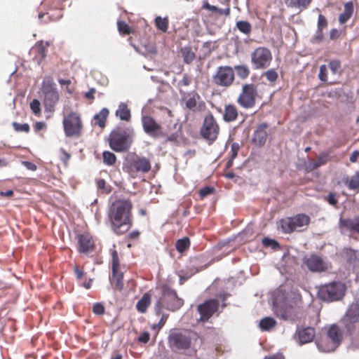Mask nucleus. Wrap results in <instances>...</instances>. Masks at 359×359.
<instances>
[{
  "instance_id": "nucleus-1",
  "label": "nucleus",
  "mask_w": 359,
  "mask_h": 359,
  "mask_svg": "<svg viewBox=\"0 0 359 359\" xmlns=\"http://www.w3.org/2000/svg\"><path fill=\"white\" fill-rule=\"evenodd\" d=\"M299 300L297 293L278 289L273 294V311L277 316L286 320H293L297 314L296 306Z\"/></svg>"
},
{
  "instance_id": "nucleus-35",
  "label": "nucleus",
  "mask_w": 359,
  "mask_h": 359,
  "mask_svg": "<svg viewBox=\"0 0 359 359\" xmlns=\"http://www.w3.org/2000/svg\"><path fill=\"white\" fill-rule=\"evenodd\" d=\"M237 75L241 79H245L250 74V69L246 65H237L235 67Z\"/></svg>"
},
{
  "instance_id": "nucleus-16",
  "label": "nucleus",
  "mask_w": 359,
  "mask_h": 359,
  "mask_svg": "<svg viewBox=\"0 0 359 359\" xmlns=\"http://www.w3.org/2000/svg\"><path fill=\"white\" fill-rule=\"evenodd\" d=\"M359 321V304H352L346 311L342 319V322L345 327L348 330H351L353 325Z\"/></svg>"
},
{
  "instance_id": "nucleus-30",
  "label": "nucleus",
  "mask_w": 359,
  "mask_h": 359,
  "mask_svg": "<svg viewBox=\"0 0 359 359\" xmlns=\"http://www.w3.org/2000/svg\"><path fill=\"white\" fill-rule=\"evenodd\" d=\"M329 160V154L323 152L320 154L317 161L314 162H310L308 165V168L310 170H314L324 164H325Z\"/></svg>"
},
{
  "instance_id": "nucleus-46",
  "label": "nucleus",
  "mask_w": 359,
  "mask_h": 359,
  "mask_svg": "<svg viewBox=\"0 0 359 359\" xmlns=\"http://www.w3.org/2000/svg\"><path fill=\"white\" fill-rule=\"evenodd\" d=\"M93 311L95 314L102 315L104 313V307L100 303H96L93 306Z\"/></svg>"
},
{
  "instance_id": "nucleus-15",
  "label": "nucleus",
  "mask_w": 359,
  "mask_h": 359,
  "mask_svg": "<svg viewBox=\"0 0 359 359\" xmlns=\"http://www.w3.org/2000/svg\"><path fill=\"white\" fill-rule=\"evenodd\" d=\"M218 305V301L216 299H210L198 305V311L201 315L200 320H208L217 310Z\"/></svg>"
},
{
  "instance_id": "nucleus-43",
  "label": "nucleus",
  "mask_w": 359,
  "mask_h": 359,
  "mask_svg": "<svg viewBox=\"0 0 359 359\" xmlns=\"http://www.w3.org/2000/svg\"><path fill=\"white\" fill-rule=\"evenodd\" d=\"M348 185L351 189H355L359 187V171L351 177Z\"/></svg>"
},
{
  "instance_id": "nucleus-45",
  "label": "nucleus",
  "mask_w": 359,
  "mask_h": 359,
  "mask_svg": "<svg viewBox=\"0 0 359 359\" xmlns=\"http://www.w3.org/2000/svg\"><path fill=\"white\" fill-rule=\"evenodd\" d=\"M264 76L267 79L268 81L271 82H273L277 79L278 74L277 72L273 69H269L264 72Z\"/></svg>"
},
{
  "instance_id": "nucleus-13",
  "label": "nucleus",
  "mask_w": 359,
  "mask_h": 359,
  "mask_svg": "<svg viewBox=\"0 0 359 359\" xmlns=\"http://www.w3.org/2000/svg\"><path fill=\"white\" fill-rule=\"evenodd\" d=\"M44 100L43 104L45 110L48 112H53L55 104L59 100V95L55 88L52 85L43 86Z\"/></svg>"
},
{
  "instance_id": "nucleus-9",
  "label": "nucleus",
  "mask_w": 359,
  "mask_h": 359,
  "mask_svg": "<svg viewBox=\"0 0 359 359\" xmlns=\"http://www.w3.org/2000/svg\"><path fill=\"white\" fill-rule=\"evenodd\" d=\"M219 126L212 114L205 117L203 125L201 130V135L210 141H214L219 134Z\"/></svg>"
},
{
  "instance_id": "nucleus-22",
  "label": "nucleus",
  "mask_w": 359,
  "mask_h": 359,
  "mask_svg": "<svg viewBox=\"0 0 359 359\" xmlns=\"http://www.w3.org/2000/svg\"><path fill=\"white\" fill-rule=\"evenodd\" d=\"M315 337V331L312 327H306L298 331V337L300 344L312 341Z\"/></svg>"
},
{
  "instance_id": "nucleus-53",
  "label": "nucleus",
  "mask_w": 359,
  "mask_h": 359,
  "mask_svg": "<svg viewBox=\"0 0 359 359\" xmlns=\"http://www.w3.org/2000/svg\"><path fill=\"white\" fill-rule=\"evenodd\" d=\"M213 192V189L206 187L200 190L199 194L202 198L207 196L208 195L212 194Z\"/></svg>"
},
{
  "instance_id": "nucleus-48",
  "label": "nucleus",
  "mask_w": 359,
  "mask_h": 359,
  "mask_svg": "<svg viewBox=\"0 0 359 359\" xmlns=\"http://www.w3.org/2000/svg\"><path fill=\"white\" fill-rule=\"evenodd\" d=\"M118 29L120 32L129 34L130 32L129 26L124 22H118Z\"/></svg>"
},
{
  "instance_id": "nucleus-42",
  "label": "nucleus",
  "mask_w": 359,
  "mask_h": 359,
  "mask_svg": "<svg viewBox=\"0 0 359 359\" xmlns=\"http://www.w3.org/2000/svg\"><path fill=\"white\" fill-rule=\"evenodd\" d=\"M103 161L108 165H113L116 161V156L110 151H104Z\"/></svg>"
},
{
  "instance_id": "nucleus-25",
  "label": "nucleus",
  "mask_w": 359,
  "mask_h": 359,
  "mask_svg": "<svg viewBox=\"0 0 359 359\" xmlns=\"http://www.w3.org/2000/svg\"><path fill=\"white\" fill-rule=\"evenodd\" d=\"M277 226L278 229H280L283 233H290L295 231L291 217H287L280 219L277 223Z\"/></svg>"
},
{
  "instance_id": "nucleus-12",
  "label": "nucleus",
  "mask_w": 359,
  "mask_h": 359,
  "mask_svg": "<svg viewBox=\"0 0 359 359\" xmlns=\"http://www.w3.org/2000/svg\"><path fill=\"white\" fill-rule=\"evenodd\" d=\"M213 79L217 85L229 86L234 80L233 70L228 66L219 67Z\"/></svg>"
},
{
  "instance_id": "nucleus-3",
  "label": "nucleus",
  "mask_w": 359,
  "mask_h": 359,
  "mask_svg": "<svg viewBox=\"0 0 359 359\" xmlns=\"http://www.w3.org/2000/svg\"><path fill=\"white\" fill-rule=\"evenodd\" d=\"M161 291V297L157 300L154 305V311L157 315L161 313L163 308L171 311H175L182 307L184 301L178 297L175 290L167 286H163Z\"/></svg>"
},
{
  "instance_id": "nucleus-23",
  "label": "nucleus",
  "mask_w": 359,
  "mask_h": 359,
  "mask_svg": "<svg viewBox=\"0 0 359 359\" xmlns=\"http://www.w3.org/2000/svg\"><path fill=\"white\" fill-rule=\"evenodd\" d=\"M291 219L295 230L307 226L310 222L309 217L304 214L297 215L296 216L291 217Z\"/></svg>"
},
{
  "instance_id": "nucleus-55",
  "label": "nucleus",
  "mask_w": 359,
  "mask_h": 359,
  "mask_svg": "<svg viewBox=\"0 0 359 359\" xmlns=\"http://www.w3.org/2000/svg\"><path fill=\"white\" fill-rule=\"evenodd\" d=\"M186 106L189 109H193L196 106V101L194 96L187 100Z\"/></svg>"
},
{
  "instance_id": "nucleus-18",
  "label": "nucleus",
  "mask_w": 359,
  "mask_h": 359,
  "mask_svg": "<svg viewBox=\"0 0 359 359\" xmlns=\"http://www.w3.org/2000/svg\"><path fill=\"white\" fill-rule=\"evenodd\" d=\"M130 168L136 172H147L151 169V163L145 157H137L130 162Z\"/></svg>"
},
{
  "instance_id": "nucleus-47",
  "label": "nucleus",
  "mask_w": 359,
  "mask_h": 359,
  "mask_svg": "<svg viewBox=\"0 0 359 359\" xmlns=\"http://www.w3.org/2000/svg\"><path fill=\"white\" fill-rule=\"evenodd\" d=\"M262 243L265 246L271 247L273 249H275L278 247V243L276 241L268 238H264L262 240Z\"/></svg>"
},
{
  "instance_id": "nucleus-32",
  "label": "nucleus",
  "mask_w": 359,
  "mask_h": 359,
  "mask_svg": "<svg viewBox=\"0 0 359 359\" xmlns=\"http://www.w3.org/2000/svg\"><path fill=\"white\" fill-rule=\"evenodd\" d=\"M276 325V320L271 317H265L259 321V327L263 331H269Z\"/></svg>"
},
{
  "instance_id": "nucleus-14",
  "label": "nucleus",
  "mask_w": 359,
  "mask_h": 359,
  "mask_svg": "<svg viewBox=\"0 0 359 359\" xmlns=\"http://www.w3.org/2000/svg\"><path fill=\"white\" fill-rule=\"evenodd\" d=\"M111 148L115 151H123L128 149L130 146L128 137L120 133H112L110 135Z\"/></svg>"
},
{
  "instance_id": "nucleus-64",
  "label": "nucleus",
  "mask_w": 359,
  "mask_h": 359,
  "mask_svg": "<svg viewBox=\"0 0 359 359\" xmlns=\"http://www.w3.org/2000/svg\"><path fill=\"white\" fill-rule=\"evenodd\" d=\"M265 359H285L284 357L280 354L273 355L268 358Z\"/></svg>"
},
{
  "instance_id": "nucleus-20",
  "label": "nucleus",
  "mask_w": 359,
  "mask_h": 359,
  "mask_svg": "<svg viewBox=\"0 0 359 359\" xmlns=\"http://www.w3.org/2000/svg\"><path fill=\"white\" fill-rule=\"evenodd\" d=\"M78 243L79 251L81 252H88L93 249L94 242L91 236L88 233L79 235L78 236Z\"/></svg>"
},
{
  "instance_id": "nucleus-4",
  "label": "nucleus",
  "mask_w": 359,
  "mask_h": 359,
  "mask_svg": "<svg viewBox=\"0 0 359 359\" xmlns=\"http://www.w3.org/2000/svg\"><path fill=\"white\" fill-rule=\"evenodd\" d=\"M198 337L196 333L187 332H172L168 338L169 347L175 352L184 351L192 345L195 346Z\"/></svg>"
},
{
  "instance_id": "nucleus-5",
  "label": "nucleus",
  "mask_w": 359,
  "mask_h": 359,
  "mask_svg": "<svg viewBox=\"0 0 359 359\" xmlns=\"http://www.w3.org/2000/svg\"><path fill=\"white\" fill-rule=\"evenodd\" d=\"M341 330L337 325H333L327 332L326 339L318 343V348L324 352L334 351L341 342Z\"/></svg>"
},
{
  "instance_id": "nucleus-56",
  "label": "nucleus",
  "mask_w": 359,
  "mask_h": 359,
  "mask_svg": "<svg viewBox=\"0 0 359 359\" xmlns=\"http://www.w3.org/2000/svg\"><path fill=\"white\" fill-rule=\"evenodd\" d=\"M166 319H167V316L163 315L161 320H159L158 323L157 325H154L153 326V328H154V329L156 327H158V329L161 328L164 325V324L166 321Z\"/></svg>"
},
{
  "instance_id": "nucleus-27",
  "label": "nucleus",
  "mask_w": 359,
  "mask_h": 359,
  "mask_svg": "<svg viewBox=\"0 0 359 359\" xmlns=\"http://www.w3.org/2000/svg\"><path fill=\"white\" fill-rule=\"evenodd\" d=\"M116 116L123 121H128L130 119V111L126 103L121 102L116 111Z\"/></svg>"
},
{
  "instance_id": "nucleus-39",
  "label": "nucleus",
  "mask_w": 359,
  "mask_h": 359,
  "mask_svg": "<svg viewBox=\"0 0 359 359\" xmlns=\"http://www.w3.org/2000/svg\"><path fill=\"white\" fill-rule=\"evenodd\" d=\"M341 223H344L352 230L359 233V217L353 220L341 221Z\"/></svg>"
},
{
  "instance_id": "nucleus-54",
  "label": "nucleus",
  "mask_w": 359,
  "mask_h": 359,
  "mask_svg": "<svg viewBox=\"0 0 359 359\" xmlns=\"http://www.w3.org/2000/svg\"><path fill=\"white\" fill-rule=\"evenodd\" d=\"M149 338H150L149 333L147 332H144L139 336L138 340H139V341L142 342V343H147L149 340Z\"/></svg>"
},
{
  "instance_id": "nucleus-28",
  "label": "nucleus",
  "mask_w": 359,
  "mask_h": 359,
  "mask_svg": "<svg viewBox=\"0 0 359 359\" xmlns=\"http://www.w3.org/2000/svg\"><path fill=\"white\" fill-rule=\"evenodd\" d=\"M151 304V295L149 293H145L142 298L137 302L136 308L137 311L142 313L147 311V307Z\"/></svg>"
},
{
  "instance_id": "nucleus-17",
  "label": "nucleus",
  "mask_w": 359,
  "mask_h": 359,
  "mask_svg": "<svg viewBox=\"0 0 359 359\" xmlns=\"http://www.w3.org/2000/svg\"><path fill=\"white\" fill-rule=\"evenodd\" d=\"M305 264L311 271L321 272L327 269V266L323 260L316 255H311L306 259Z\"/></svg>"
},
{
  "instance_id": "nucleus-57",
  "label": "nucleus",
  "mask_w": 359,
  "mask_h": 359,
  "mask_svg": "<svg viewBox=\"0 0 359 359\" xmlns=\"http://www.w3.org/2000/svg\"><path fill=\"white\" fill-rule=\"evenodd\" d=\"M24 166H25L29 170H36V165L31 162L24 161Z\"/></svg>"
},
{
  "instance_id": "nucleus-44",
  "label": "nucleus",
  "mask_w": 359,
  "mask_h": 359,
  "mask_svg": "<svg viewBox=\"0 0 359 359\" xmlns=\"http://www.w3.org/2000/svg\"><path fill=\"white\" fill-rule=\"evenodd\" d=\"M318 77L322 81H327V67L326 65H323L320 67Z\"/></svg>"
},
{
  "instance_id": "nucleus-6",
  "label": "nucleus",
  "mask_w": 359,
  "mask_h": 359,
  "mask_svg": "<svg viewBox=\"0 0 359 359\" xmlns=\"http://www.w3.org/2000/svg\"><path fill=\"white\" fill-rule=\"evenodd\" d=\"M345 285L339 282H334L326 285L320 290L321 298L326 301L341 299L345 294Z\"/></svg>"
},
{
  "instance_id": "nucleus-29",
  "label": "nucleus",
  "mask_w": 359,
  "mask_h": 359,
  "mask_svg": "<svg viewBox=\"0 0 359 359\" xmlns=\"http://www.w3.org/2000/svg\"><path fill=\"white\" fill-rule=\"evenodd\" d=\"M353 12V5L352 2H347L344 5V11L340 14L339 21L341 24H344L352 15Z\"/></svg>"
},
{
  "instance_id": "nucleus-59",
  "label": "nucleus",
  "mask_w": 359,
  "mask_h": 359,
  "mask_svg": "<svg viewBox=\"0 0 359 359\" xmlns=\"http://www.w3.org/2000/svg\"><path fill=\"white\" fill-rule=\"evenodd\" d=\"M95 93V88H91L89 90V91H88L86 95H85V97L87 98V99H89V100H93L94 99V94Z\"/></svg>"
},
{
  "instance_id": "nucleus-37",
  "label": "nucleus",
  "mask_w": 359,
  "mask_h": 359,
  "mask_svg": "<svg viewBox=\"0 0 359 359\" xmlns=\"http://www.w3.org/2000/svg\"><path fill=\"white\" fill-rule=\"evenodd\" d=\"M156 27L162 32H166L168 29V20L167 18H162L158 16L155 20Z\"/></svg>"
},
{
  "instance_id": "nucleus-36",
  "label": "nucleus",
  "mask_w": 359,
  "mask_h": 359,
  "mask_svg": "<svg viewBox=\"0 0 359 359\" xmlns=\"http://www.w3.org/2000/svg\"><path fill=\"white\" fill-rule=\"evenodd\" d=\"M190 242L188 238H184L182 239H180L176 243V248L177 250L182 252L186 250L189 246Z\"/></svg>"
},
{
  "instance_id": "nucleus-40",
  "label": "nucleus",
  "mask_w": 359,
  "mask_h": 359,
  "mask_svg": "<svg viewBox=\"0 0 359 359\" xmlns=\"http://www.w3.org/2000/svg\"><path fill=\"white\" fill-rule=\"evenodd\" d=\"M329 68L333 75H338L341 73V64L339 61L333 60L331 61L329 65Z\"/></svg>"
},
{
  "instance_id": "nucleus-51",
  "label": "nucleus",
  "mask_w": 359,
  "mask_h": 359,
  "mask_svg": "<svg viewBox=\"0 0 359 359\" xmlns=\"http://www.w3.org/2000/svg\"><path fill=\"white\" fill-rule=\"evenodd\" d=\"M203 7V8H205L206 10H208L212 12L217 13L218 14L222 13V9L218 8L217 7H216L215 6H212V5L209 4L208 2H205Z\"/></svg>"
},
{
  "instance_id": "nucleus-49",
  "label": "nucleus",
  "mask_w": 359,
  "mask_h": 359,
  "mask_svg": "<svg viewBox=\"0 0 359 359\" xmlns=\"http://www.w3.org/2000/svg\"><path fill=\"white\" fill-rule=\"evenodd\" d=\"M30 108L34 114H38L41 111L40 102L37 100H34L30 103Z\"/></svg>"
},
{
  "instance_id": "nucleus-50",
  "label": "nucleus",
  "mask_w": 359,
  "mask_h": 359,
  "mask_svg": "<svg viewBox=\"0 0 359 359\" xmlns=\"http://www.w3.org/2000/svg\"><path fill=\"white\" fill-rule=\"evenodd\" d=\"M327 25V20L323 15H319L318 21V31L321 32L322 29L326 27Z\"/></svg>"
},
{
  "instance_id": "nucleus-62",
  "label": "nucleus",
  "mask_w": 359,
  "mask_h": 359,
  "mask_svg": "<svg viewBox=\"0 0 359 359\" xmlns=\"http://www.w3.org/2000/svg\"><path fill=\"white\" fill-rule=\"evenodd\" d=\"M358 156H359V151H355L350 156V161L351 162H355Z\"/></svg>"
},
{
  "instance_id": "nucleus-2",
  "label": "nucleus",
  "mask_w": 359,
  "mask_h": 359,
  "mask_svg": "<svg viewBox=\"0 0 359 359\" xmlns=\"http://www.w3.org/2000/svg\"><path fill=\"white\" fill-rule=\"evenodd\" d=\"M131 208V203L128 200H118L112 204L109 218L113 229L117 234H122L129 229Z\"/></svg>"
},
{
  "instance_id": "nucleus-10",
  "label": "nucleus",
  "mask_w": 359,
  "mask_h": 359,
  "mask_svg": "<svg viewBox=\"0 0 359 359\" xmlns=\"http://www.w3.org/2000/svg\"><path fill=\"white\" fill-rule=\"evenodd\" d=\"M144 131L154 138L165 137L162 127L151 116L144 115L142 117Z\"/></svg>"
},
{
  "instance_id": "nucleus-38",
  "label": "nucleus",
  "mask_w": 359,
  "mask_h": 359,
  "mask_svg": "<svg viewBox=\"0 0 359 359\" xmlns=\"http://www.w3.org/2000/svg\"><path fill=\"white\" fill-rule=\"evenodd\" d=\"M238 29L244 34H249L251 31V25L247 21H239L236 23Z\"/></svg>"
},
{
  "instance_id": "nucleus-11",
  "label": "nucleus",
  "mask_w": 359,
  "mask_h": 359,
  "mask_svg": "<svg viewBox=\"0 0 359 359\" xmlns=\"http://www.w3.org/2000/svg\"><path fill=\"white\" fill-rule=\"evenodd\" d=\"M256 88L252 84H245L238 97V103L245 108H250L255 105Z\"/></svg>"
},
{
  "instance_id": "nucleus-19",
  "label": "nucleus",
  "mask_w": 359,
  "mask_h": 359,
  "mask_svg": "<svg viewBox=\"0 0 359 359\" xmlns=\"http://www.w3.org/2000/svg\"><path fill=\"white\" fill-rule=\"evenodd\" d=\"M48 42L40 41L33 46L30 50L31 55H34V58L39 63L46 56V48L49 46Z\"/></svg>"
},
{
  "instance_id": "nucleus-52",
  "label": "nucleus",
  "mask_w": 359,
  "mask_h": 359,
  "mask_svg": "<svg viewBox=\"0 0 359 359\" xmlns=\"http://www.w3.org/2000/svg\"><path fill=\"white\" fill-rule=\"evenodd\" d=\"M238 150V145L236 144H233L232 146H231V159L228 162V165H231L233 159L235 158L236 156H237Z\"/></svg>"
},
{
  "instance_id": "nucleus-24",
  "label": "nucleus",
  "mask_w": 359,
  "mask_h": 359,
  "mask_svg": "<svg viewBox=\"0 0 359 359\" xmlns=\"http://www.w3.org/2000/svg\"><path fill=\"white\" fill-rule=\"evenodd\" d=\"M311 0H285L288 7L294 8L295 11L300 12L310 4Z\"/></svg>"
},
{
  "instance_id": "nucleus-7",
  "label": "nucleus",
  "mask_w": 359,
  "mask_h": 359,
  "mask_svg": "<svg viewBox=\"0 0 359 359\" xmlns=\"http://www.w3.org/2000/svg\"><path fill=\"white\" fill-rule=\"evenodd\" d=\"M272 60L271 51L264 47L256 48L251 54V62L254 69H266Z\"/></svg>"
},
{
  "instance_id": "nucleus-21",
  "label": "nucleus",
  "mask_w": 359,
  "mask_h": 359,
  "mask_svg": "<svg viewBox=\"0 0 359 359\" xmlns=\"http://www.w3.org/2000/svg\"><path fill=\"white\" fill-rule=\"evenodd\" d=\"M266 128L267 125L266 123H262L255 131L252 140L257 145L262 146L266 142L267 137Z\"/></svg>"
},
{
  "instance_id": "nucleus-8",
  "label": "nucleus",
  "mask_w": 359,
  "mask_h": 359,
  "mask_svg": "<svg viewBox=\"0 0 359 359\" xmlns=\"http://www.w3.org/2000/svg\"><path fill=\"white\" fill-rule=\"evenodd\" d=\"M64 130L67 136H79L82 129V123L79 115L71 112L63 118Z\"/></svg>"
},
{
  "instance_id": "nucleus-61",
  "label": "nucleus",
  "mask_w": 359,
  "mask_h": 359,
  "mask_svg": "<svg viewBox=\"0 0 359 359\" xmlns=\"http://www.w3.org/2000/svg\"><path fill=\"white\" fill-rule=\"evenodd\" d=\"M13 191L12 190H7L6 191H0V196L1 197H4V196L10 197L13 195Z\"/></svg>"
},
{
  "instance_id": "nucleus-60",
  "label": "nucleus",
  "mask_w": 359,
  "mask_h": 359,
  "mask_svg": "<svg viewBox=\"0 0 359 359\" xmlns=\"http://www.w3.org/2000/svg\"><path fill=\"white\" fill-rule=\"evenodd\" d=\"M74 272H75V274H76V276L77 278V279H81L83 276V271H81V269H79V267L76 266L74 268Z\"/></svg>"
},
{
  "instance_id": "nucleus-34",
  "label": "nucleus",
  "mask_w": 359,
  "mask_h": 359,
  "mask_svg": "<svg viewBox=\"0 0 359 359\" xmlns=\"http://www.w3.org/2000/svg\"><path fill=\"white\" fill-rule=\"evenodd\" d=\"M122 279L123 273L120 271H118V273H116V275L112 273L111 282L115 283V287L118 290H121L123 287Z\"/></svg>"
},
{
  "instance_id": "nucleus-33",
  "label": "nucleus",
  "mask_w": 359,
  "mask_h": 359,
  "mask_svg": "<svg viewBox=\"0 0 359 359\" xmlns=\"http://www.w3.org/2000/svg\"><path fill=\"white\" fill-rule=\"evenodd\" d=\"M181 52H182V57H183L184 61L186 63L189 64V63L191 62L194 60V59L195 57V55L191 51L190 48H189V47L182 48V50H181Z\"/></svg>"
},
{
  "instance_id": "nucleus-63",
  "label": "nucleus",
  "mask_w": 359,
  "mask_h": 359,
  "mask_svg": "<svg viewBox=\"0 0 359 359\" xmlns=\"http://www.w3.org/2000/svg\"><path fill=\"white\" fill-rule=\"evenodd\" d=\"M45 127V124L42 122H37L35 123V130L36 131L41 130Z\"/></svg>"
},
{
  "instance_id": "nucleus-58",
  "label": "nucleus",
  "mask_w": 359,
  "mask_h": 359,
  "mask_svg": "<svg viewBox=\"0 0 359 359\" xmlns=\"http://www.w3.org/2000/svg\"><path fill=\"white\" fill-rule=\"evenodd\" d=\"M327 201L329 202L330 204L333 205H336L337 203V201L335 198L334 195L332 194H330L327 196Z\"/></svg>"
},
{
  "instance_id": "nucleus-41",
  "label": "nucleus",
  "mask_w": 359,
  "mask_h": 359,
  "mask_svg": "<svg viewBox=\"0 0 359 359\" xmlns=\"http://www.w3.org/2000/svg\"><path fill=\"white\" fill-rule=\"evenodd\" d=\"M112 273L114 275H116V273H118L119 271V261H118V253L116 250H114L112 252Z\"/></svg>"
},
{
  "instance_id": "nucleus-26",
  "label": "nucleus",
  "mask_w": 359,
  "mask_h": 359,
  "mask_svg": "<svg viewBox=\"0 0 359 359\" xmlns=\"http://www.w3.org/2000/svg\"><path fill=\"white\" fill-rule=\"evenodd\" d=\"M238 117V111L233 105H226L225 107L223 118L226 122H231Z\"/></svg>"
},
{
  "instance_id": "nucleus-31",
  "label": "nucleus",
  "mask_w": 359,
  "mask_h": 359,
  "mask_svg": "<svg viewBox=\"0 0 359 359\" xmlns=\"http://www.w3.org/2000/svg\"><path fill=\"white\" fill-rule=\"evenodd\" d=\"M109 115V110L106 108L102 109L97 114L94 116L95 124L98 125L100 128H104L107 117Z\"/></svg>"
}]
</instances>
